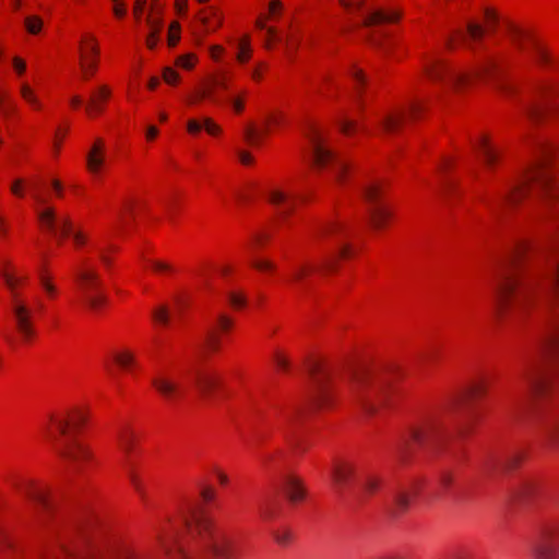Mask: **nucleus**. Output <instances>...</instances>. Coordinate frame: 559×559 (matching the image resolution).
I'll return each mask as SVG.
<instances>
[{
    "label": "nucleus",
    "instance_id": "1",
    "mask_svg": "<svg viewBox=\"0 0 559 559\" xmlns=\"http://www.w3.org/2000/svg\"><path fill=\"white\" fill-rule=\"evenodd\" d=\"M495 281L499 316L533 306L549 308L559 293V235L546 246L518 245Z\"/></svg>",
    "mask_w": 559,
    "mask_h": 559
},
{
    "label": "nucleus",
    "instance_id": "2",
    "mask_svg": "<svg viewBox=\"0 0 559 559\" xmlns=\"http://www.w3.org/2000/svg\"><path fill=\"white\" fill-rule=\"evenodd\" d=\"M558 354L559 320H554L538 352L527 359L521 373L525 386V399L527 397L532 403L525 412L532 424L540 429L546 441L552 447L559 444V407L556 405L548 407L537 400L548 395H559V364L555 367L546 366V360Z\"/></svg>",
    "mask_w": 559,
    "mask_h": 559
},
{
    "label": "nucleus",
    "instance_id": "3",
    "mask_svg": "<svg viewBox=\"0 0 559 559\" xmlns=\"http://www.w3.org/2000/svg\"><path fill=\"white\" fill-rule=\"evenodd\" d=\"M85 423V415L75 411L66 416H50V427L46 428L48 439L52 442L57 454L64 460L75 472H81L85 462L93 455L88 448L82 444L71 430L79 429Z\"/></svg>",
    "mask_w": 559,
    "mask_h": 559
},
{
    "label": "nucleus",
    "instance_id": "4",
    "mask_svg": "<svg viewBox=\"0 0 559 559\" xmlns=\"http://www.w3.org/2000/svg\"><path fill=\"white\" fill-rule=\"evenodd\" d=\"M186 524L190 534L198 536L203 547L215 559L237 557L238 545L235 537L228 531L217 527L203 510L193 509Z\"/></svg>",
    "mask_w": 559,
    "mask_h": 559
},
{
    "label": "nucleus",
    "instance_id": "5",
    "mask_svg": "<svg viewBox=\"0 0 559 559\" xmlns=\"http://www.w3.org/2000/svg\"><path fill=\"white\" fill-rule=\"evenodd\" d=\"M345 231L343 224L338 222H328L318 227L314 233V237L318 242L323 247H328L329 243L340 245L336 252H325L319 259L317 263H304L295 267L293 272L292 281L296 283L302 282L306 276L310 273L323 270L333 269L336 255L347 257L349 247L347 245H341V237Z\"/></svg>",
    "mask_w": 559,
    "mask_h": 559
},
{
    "label": "nucleus",
    "instance_id": "6",
    "mask_svg": "<svg viewBox=\"0 0 559 559\" xmlns=\"http://www.w3.org/2000/svg\"><path fill=\"white\" fill-rule=\"evenodd\" d=\"M499 71V62L496 58H487L477 69L472 72H460L448 67L442 60L432 59L426 67L427 76L436 82L445 81L450 86L461 90L474 79L490 78Z\"/></svg>",
    "mask_w": 559,
    "mask_h": 559
},
{
    "label": "nucleus",
    "instance_id": "7",
    "mask_svg": "<svg viewBox=\"0 0 559 559\" xmlns=\"http://www.w3.org/2000/svg\"><path fill=\"white\" fill-rule=\"evenodd\" d=\"M447 439L441 421L438 418H431L412 427L400 442L397 451L401 456H404L418 447L438 454L442 451Z\"/></svg>",
    "mask_w": 559,
    "mask_h": 559
},
{
    "label": "nucleus",
    "instance_id": "8",
    "mask_svg": "<svg viewBox=\"0 0 559 559\" xmlns=\"http://www.w3.org/2000/svg\"><path fill=\"white\" fill-rule=\"evenodd\" d=\"M349 391L364 411L372 414L376 412L377 405L384 401L388 384L384 380L374 378L370 371L361 369L353 373Z\"/></svg>",
    "mask_w": 559,
    "mask_h": 559
},
{
    "label": "nucleus",
    "instance_id": "9",
    "mask_svg": "<svg viewBox=\"0 0 559 559\" xmlns=\"http://www.w3.org/2000/svg\"><path fill=\"white\" fill-rule=\"evenodd\" d=\"M531 194L547 199L556 197L552 177L545 168L544 157H540L515 183L512 185V191L510 192L512 200Z\"/></svg>",
    "mask_w": 559,
    "mask_h": 559
},
{
    "label": "nucleus",
    "instance_id": "10",
    "mask_svg": "<svg viewBox=\"0 0 559 559\" xmlns=\"http://www.w3.org/2000/svg\"><path fill=\"white\" fill-rule=\"evenodd\" d=\"M307 138L309 140L313 164L319 168L331 169L335 180L343 182L348 171L347 163L336 156L335 153L326 146L324 139L316 128H311Z\"/></svg>",
    "mask_w": 559,
    "mask_h": 559
},
{
    "label": "nucleus",
    "instance_id": "11",
    "mask_svg": "<svg viewBox=\"0 0 559 559\" xmlns=\"http://www.w3.org/2000/svg\"><path fill=\"white\" fill-rule=\"evenodd\" d=\"M44 559H143V557L132 549H123L119 554H105L100 549L91 547L86 537L82 536L80 540L62 545L58 555Z\"/></svg>",
    "mask_w": 559,
    "mask_h": 559
},
{
    "label": "nucleus",
    "instance_id": "12",
    "mask_svg": "<svg viewBox=\"0 0 559 559\" xmlns=\"http://www.w3.org/2000/svg\"><path fill=\"white\" fill-rule=\"evenodd\" d=\"M1 276L5 285L11 292V310L15 320L16 330L21 334L23 341H29L34 335V328L32 323L33 310L27 305L26 300L21 297L16 292V285L22 281L14 275L1 271Z\"/></svg>",
    "mask_w": 559,
    "mask_h": 559
},
{
    "label": "nucleus",
    "instance_id": "13",
    "mask_svg": "<svg viewBox=\"0 0 559 559\" xmlns=\"http://www.w3.org/2000/svg\"><path fill=\"white\" fill-rule=\"evenodd\" d=\"M532 551L537 559H557L559 557V522H542L531 540Z\"/></svg>",
    "mask_w": 559,
    "mask_h": 559
},
{
    "label": "nucleus",
    "instance_id": "14",
    "mask_svg": "<svg viewBox=\"0 0 559 559\" xmlns=\"http://www.w3.org/2000/svg\"><path fill=\"white\" fill-rule=\"evenodd\" d=\"M75 278L83 293L84 302L91 310L97 311L107 302V297L100 289L102 283L99 275L87 261H84L82 265L78 267Z\"/></svg>",
    "mask_w": 559,
    "mask_h": 559
},
{
    "label": "nucleus",
    "instance_id": "15",
    "mask_svg": "<svg viewBox=\"0 0 559 559\" xmlns=\"http://www.w3.org/2000/svg\"><path fill=\"white\" fill-rule=\"evenodd\" d=\"M37 216L41 228L57 239L72 235L78 246L85 243L86 237L81 231H74L70 218L68 216H59L55 209L49 206L43 207L38 210Z\"/></svg>",
    "mask_w": 559,
    "mask_h": 559
},
{
    "label": "nucleus",
    "instance_id": "16",
    "mask_svg": "<svg viewBox=\"0 0 559 559\" xmlns=\"http://www.w3.org/2000/svg\"><path fill=\"white\" fill-rule=\"evenodd\" d=\"M117 441L120 450L124 453V466L127 468L128 477L134 490L138 492L143 502H146V491L140 477L134 472L133 465L130 461V454L134 449L135 435L129 427H121L117 432Z\"/></svg>",
    "mask_w": 559,
    "mask_h": 559
},
{
    "label": "nucleus",
    "instance_id": "17",
    "mask_svg": "<svg viewBox=\"0 0 559 559\" xmlns=\"http://www.w3.org/2000/svg\"><path fill=\"white\" fill-rule=\"evenodd\" d=\"M313 382V404L317 407H325L331 400L330 381L332 379V371L324 368L318 361H311L307 366Z\"/></svg>",
    "mask_w": 559,
    "mask_h": 559
},
{
    "label": "nucleus",
    "instance_id": "18",
    "mask_svg": "<svg viewBox=\"0 0 559 559\" xmlns=\"http://www.w3.org/2000/svg\"><path fill=\"white\" fill-rule=\"evenodd\" d=\"M361 193L366 202L370 205L368 211L370 224L376 229L382 228L391 217V212L384 205L379 203V187L374 183L364 186Z\"/></svg>",
    "mask_w": 559,
    "mask_h": 559
},
{
    "label": "nucleus",
    "instance_id": "19",
    "mask_svg": "<svg viewBox=\"0 0 559 559\" xmlns=\"http://www.w3.org/2000/svg\"><path fill=\"white\" fill-rule=\"evenodd\" d=\"M527 112L530 118L535 121H539L548 115H559V102L554 98L550 84H544L539 87L538 98L530 106Z\"/></svg>",
    "mask_w": 559,
    "mask_h": 559
},
{
    "label": "nucleus",
    "instance_id": "20",
    "mask_svg": "<svg viewBox=\"0 0 559 559\" xmlns=\"http://www.w3.org/2000/svg\"><path fill=\"white\" fill-rule=\"evenodd\" d=\"M509 37L511 43L521 52H532V55L536 58L537 61H547L548 56L543 46L539 43H537L534 38H532L531 35L525 31L514 25H511L509 27Z\"/></svg>",
    "mask_w": 559,
    "mask_h": 559
},
{
    "label": "nucleus",
    "instance_id": "21",
    "mask_svg": "<svg viewBox=\"0 0 559 559\" xmlns=\"http://www.w3.org/2000/svg\"><path fill=\"white\" fill-rule=\"evenodd\" d=\"M153 388L169 404H175L182 399L185 388L166 373H157L151 380Z\"/></svg>",
    "mask_w": 559,
    "mask_h": 559
},
{
    "label": "nucleus",
    "instance_id": "22",
    "mask_svg": "<svg viewBox=\"0 0 559 559\" xmlns=\"http://www.w3.org/2000/svg\"><path fill=\"white\" fill-rule=\"evenodd\" d=\"M523 461V454L515 452L500 459L497 454L490 453L483 461V469L487 474L499 471L509 472L516 468Z\"/></svg>",
    "mask_w": 559,
    "mask_h": 559
},
{
    "label": "nucleus",
    "instance_id": "23",
    "mask_svg": "<svg viewBox=\"0 0 559 559\" xmlns=\"http://www.w3.org/2000/svg\"><path fill=\"white\" fill-rule=\"evenodd\" d=\"M356 476V466L348 461H336L331 469L333 486L337 492H342Z\"/></svg>",
    "mask_w": 559,
    "mask_h": 559
},
{
    "label": "nucleus",
    "instance_id": "24",
    "mask_svg": "<svg viewBox=\"0 0 559 559\" xmlns=\"http://www.w3.org/2000/svg\"><path fill=\"white\" fill-rule=\"evenodd\" d=\"M221 377L218 373L207 369H198L194 372V382L204 397L210 399L212 392L219 386Z\"/></svg>",
    "mask_w": 559,
    "mask_h": 559
},
{
    "label": "nucleus",
    "instance_id": "25",
    "mask_svg": "<svg viewBox=\"0 0 559 559\" xmlns=\"http://www.w3.org/2000/svg\"><path fill=\"white\" fill-rule=\"evenodd\" d=\"M297 197H290L284 191L272 190L269 193V201L273 204L281 217L287 216L295 207Z\"/></svg>",
    "mask_w": 559,
    "mask_h": 559
},
{
    "label": "nucleus",
    "instance_id": "26",
    "mask_svg": "<svg viewBox=\"0 0 559 559\" xmlns=\"http://www.w3.org/2000/svg\"><path fill=\"white\" fill-rule=\"evenodd\" d=\"M385 499L388 502H392L396 512H403L409 504L411 493L403 489L391 488L386 490Z\"/></svg>",
    "mask_w": 559,
    "mask_h": 559
},
{
    "label": "nucleus",
    "instance_id": "27",
    "mask_svg": "<svg viewBox=\"0 0 559 559\" xmlns=\"http://www.w3.org/2000/svg\"><path fill=\"white\" fill-rule=\"evenodd\" d=\"M477 151L480 154L485 165L489 168L493 167L499 159V153L488 141L487 138H481L477 144Z\"/></svg>",
    "mask_w": 559,
    "mask_h": 559
},
{
    "label": "nucleus",
    "instance_id": "28",
    "mask_svg": "<svg viewBox=\"0 0 559 559\" xmlns=\"http://www.w3.org/2000/svg\"><path fill=\"white\" fill-rule=\"evenodd\" d=\"M284 491L290 502L301 501L305 497V489L300 480L293 476H287L284 481Z\"/></svg>",
    "mask_w": 559,
    "mask_h": 559
},
{
    "label": "nucleus",
    "instance_id": "29",
    "mask_svg": "<svg viewBox=\"0 0 559 559\" xmlns=\"http://www.w3.org/2000/svg\"><path fill=\"white\" fill-rule=\"evenodd\" d=\"M110 96V90L107 86H100L95 93L91 95L90 102L86 106V111L90 115L99 114L103 111V103Z\"/></svg>",
    "mask_w": 559,
    "mask_h": 559
},
{
    "label": "nucleus",
    "instance_id": "30",
    "mask_svg": "<svg viewBox=\"0 0 559 559\" xmlns=\"http://www.w3.org/2000/svg\"><path fill=\"white\" fill-rule=\"evenodd\" d=\"M400 19L399 12H384L382 10L370 11L362 21L365 26H372L385 22H394Z\"/></svg>",
    "mask_w": 559,
    "mask_h": 559
},
{
    "label": "nucleus",
    "instance_id": "31",
    "mask_svg": "<svg viewBox=\"0 0 559 559\" xmlns=\"http://www.w3.org/2000/svg\"><path fill=\"white\" fill-rule=\"evenodd\" d=\"M485 33V29L481 25L474 22H468L466 25V34H463L461 31H457L455 35H451L447 39V46L449 48L453 47V41L455 37H461L463 40H466L467 37H469L473 40H478L483 37Z\"/></svg>",
    "mask_w": 559,
    "mask_h": 559
},
{
    "label": "nucleus",
    "instance_id": "32",
    "mask_svg": "<svg viewBox=\"0 0 559 559\" xmlns=\"http://www.w3.org/2000/svg\"><path fill=\"white\" fill-rule=\"evenodd\" d=\"M405 112H390L384 115L380 120L381 129L386 133L395 132L405 120Z\"/></svg>",
    "mask_w": 559,
    "mask_h": 559
},
{
    "label": "nucleus",
    "instance_id": "33",
    "mask_svg": "<svg viewBox=\"0 0 559 559\" xmlns=\"http://www.w3.org/2000/svg\"><path fill=\"white\" fill-rule=\"evenodd\" d=\"M359 485L365 496H372L380 489L381 479L372 475H367L360 480Z\"/></svg>",
    "mask_w": 559,
    "mask_h": 559
},
{
    "label": "nucleus",
    "instance_id": "34",
    "mask_svg": "<svg viewBox=\"0 0 559 559\" xmlns=\"http://www.w3.org/2000/svg\"><path fill=\"white\" fill-rule=\"evenodd\" d=\"M88 49L94 57L92 59H88L87 56L83 55L82 58L84 60L81 63L82 70L86 76L94 73L96 69L95 57L98 55V49L95 44L90 45Z\"/></svg>",
    "mask_w": 559,
    "mask_h": 559
},
{
    "label": "nucleus",
    "instance_id": "35",
    "mask_svg": "<svg viewBox=\"0 0 559 559\" xmlns=\"http://www.w3.org/2000/svg\"><path fill=\"white\" fill-rule=\"evenodd\" d=\"M266 132L267 128H265L263 131H260L254 123H249L243 130V138L249 144L255 145L259 143L262 135Z\"/></svg>",
    "mask_w": 559,
    "mask_h": 559
},
{
    "label": "nucleus",
    "instance_id": "36",
    "mask_svg": "<svg viewBox=\"0 0 559 559\" xmlns=\"http://www.w3.org/2000/svg\"><path fill=\"white\" fill-rule=\"evenodd\" d=\"M25 493L31 500H33L44 509H48L50 507V501L45 491L28 488Z\"/></svg>",
    "mask_w": 559,
    "mask_h": 559
},
{
    "label": "nucleus",
    "instance_id": "37",
    "mask_svg": "<svg viewBox=\"0 0 559 559\" xmlns=\"http://www.w3.org/2000/svg\"><path fill=\"white\" fill-rule=\"evenodd\" d=\"M114 360L121 367V368H129L132 366L135 361L134 355L128 350H123L120 353L115 354Z\"/></svg>",
    "mask_w": 559,
    "mask_h": 559
},
{
    "label": "nucleus",
    "instance_id": "38",
    "mask_svg": "<svg viewBox=\"0 0 559 559\" xmlns=\"http://www.w3.org/2000/svg\"><path fill=\"white\" fill-rule=\"evenodd\" d=\"M21 95L35 109H40V107H41L40 102L34 94L33 90L27 84H23L21 86Z\"/></svg>",
    "mask_w": 559,
    "mask_h": 559
},
{
    "label": "nucleus",
    "instance_id": "39",
    "mask_svg": "<svg viewBox=\"0 0 559 559\" xmlns=\"http://www.w3.org/2000/svg\"><path fill=\"white\" fill-rule=\"evenodd\" d=\"M250 43L247 37L242 38L238 43V53L237 59L239 62H246L250 58Z\"/></svg>",
    "mask_w": 559,
    "mask_h": 559
},
{
    "label": "nucleus",
    "instance_id": "40",
    "mask_svg": "<svg viewBox=\"0 0 559 559\" xmlns=\"http://www.w3.org/2000/svg\"><path fill=\"white\" fill-rule=\"evenodd\" d=\"M38 280L44 290L49 295L53 296L57 292L56 286L50 282L44 270L38 271Z\"/></svg>",
    "mask_w": 559,
    "mask_h": 559
},
{
    "label": "nucleus",
    "instance_id": "41",
    "mask_svg": "<svg viewBox=\"0 0 559 559\" xmlns=\"http://www.w3.org/2000/svg\"><path fill=\"white\" fill-rule=\"evenodd\" d=\"M43 21L40 17L32 15L25 19V27L28 33L37 34L41 29Z\"/></svg>",
    "mask_w": 559,
    "mask_h": 559
},
{
    "label": "nucleus",
    "instance_id": "42",
    "mask_svg": "<svg viewBox=\"0 0 559 559\" xmlns=\"http://www.w3.org/2000/svg\"><path fill=\"white\" fill-rule=\"evenodd\" d=\"M272 504H273V501L271 498H267L261 502L259 510H260V514H261L262 519L271 520L274 516V511H273Z\"/></svg>",
    "mask_w": 559,
    "mask_h": 559
},
{
    "label": "nucleus",
    "instance_id": "43",
    "mask_svg": "<svg viewBox=\"0 0 559 559\" xmlns=\"http://www.w3.org/2000/svg\"><path fill=\"white\" fill-rule=\"evenodd\" d=\"M104 163V154L87 155V167L90 171L97 173Z\"/></svg>",
    "mask_w": 559,
    "mask_h": 559
},
{
    "label": "nucleus",
    "instance_id": "44",
    "mask_svg": "<svg viewBox=\"0 0 559 559\" xmlns=\"http://www.w3.org/2000/svg\"><path fill=\"white\" fill-rule=\"evenodd\" d=\"M153 318L156 322L167 324L169 322V310L166 306H160L153 312Z\"/></svg>",
    "mask_w": 559,
    "mask_h": 559
},
{
    "label": "nucleus",
    "instance_id": "45",
    "mask_svg": "<svg viewBox=\"0 0 559 559\" xmlns=\"http://www.w3.org/2000/svg\"><path fill=\"white\" fill-rule=\"evenodd\" d=\"M272 535H273L274 539L276 540V543L282 545V546L288 545V543L292 539L290 532L286 531V530H284V531H281V530L273 531Z\"/></svg>",
    "mask_w": 559,
    "mask_h": 559
},
{
    "label": "nucleus",
    "instance_id": "46",
    "mask_svg": "<svg viewBox=\"0 0 559 559\" xmlns=\"http://www.w3.org/2000/svg\"><path fill=\"white\" fill-rule=\"evenodd\" d=\"M162 545L171 559H192L181 547H178L173 554L166 542L162 540Z\"/></svg>",
    "mask_w": 559,
    "mask_h": 559
},
{
    "label": "nucleus",
    "instance_id": "47",
    "mask_svg": "<svg viewBox=\"0 0 559 559\" xmlns=\"http://www.w3.org/2000/svg\"><path fill=\"white\" fill-rule=\"evenodd\" d=\"M179 32H180V25L178 22H173L170 24V28H169V35H168V43H169V46H175L180 36H179Z\"/></svg>",
    "mask_w": 559,
    "mask_h": 559
},
{
    "label": "nucleus",
    "instance_id": "48",
    "mask_svg": "<svg viewBox=\"0 0 559 559\" xmlns=\"http://www.w3.org/2000/svg\"><path fill=\"white\" fill-rule=\"evenodd\" d=\"M206 345L213 352H217L219 349V337L212 330L206 334Z\"/></svg>",
    "mask_w": 559,
    "mask_h": 559
},
{
    "label": "nucleus",
    "instance_id": "49",
    "mask_svg": "<svg viewBox=\"0 0 559 559\" xmlns=\"http://www.w3.org/2000/svg\"><path fill=\"white\" fill-rule=\"evenodd\" d=\"M350 74H352L353 79L355 80V84H356L355 88H356L357 94L359 95L360 87L365 83V76H364L362 72L356 68H354L352 70Z\"/></svg>",
    "mask_w": 559,
    "mask_h": 559
},
{
    "label": "nucleus",
    "instance_id": "50",
    "mask_svg": "<svg viewBox=\"0 0 559 559\" xmlns=\"http://www.w3.org/2000/svg\"><path fill=\"white\" fill-rule=\"evenodd\" d=\"M228 299H229V302L231 304V306L235 308H240V307L245 306V304H246L245 297L237 293H229Z\"/></svg>",
    "mask_w": 559,
    "mask_h": 559
},
{
    "label": "nucleus",
    "instance_id": "51",
    "mask_svg": "<svg viewBox=\"0 0 559 559\" xmlns=\"http://www.w3.org/2000/svg\"><path fill=\"white\" fill-rule=\"evenodd\" d=\"M340 128L344 134L349 135L356 129V123L348 119H342L340 121Z\"/></svg>",
    "mask_w": 559,
    "mask_h": 559
},
{
    "label": "nucleus",
    "instance_id": "52",
    "mask_svg": "<svg viewBox=\"0 0 559 559\" xmlns=\"http://www.w3.org/2000/svg\"><path fill=\"white\" fill-rule=\"evenodd\" d=\"M163 78H164L165 82H167L168 84H174L178 81L179 75L174 69L166 68L164 70Z\"/></svg>",
    "mask_w": 559,
    "mask_h": 559
},
{
    "label": "nucleus",
    "instance_id": "53",
    "mask_svg": "<svg viewBox=\"0 0 559 559\" xmlns=\"http://www.w3.org/2000/svg\"><path fill=\"white\" fill-rule=\"evenodd\" d=\"M203 126L210 134H217L221 132V128L210 118L203 119Z\"/></svg>",
    "mask_w": 559,
    "mask_h": 559
},
{
    "label": "nucleus",
    "instance_id": "54",
    "mask_svg": "<svg viewBox=\"0 0 559 559\" xmlns=\"http://www.w3.org/2000/svg\"><path fill=\"white\" fill-rule=\"evenodd\" d=\"M439 480L444 488H449L454 481V476L451 472L444 471L440 474Z\"/></svg>",
    "mask_w": 559,
    "mask_h": 559
},
{
    "label": "nucleus",
    "instance_id": "55",
    "mask_svg": "<svg viewBox=\"0 0 559 559\" xmlns=\"http://www.w3.org/2000/svg\"><path fill=\"white\" fill-rule=\"evenodd\" d=\"M193 55L181 56L178 58L177 64L182 67L183 69H191L193 67Z\"/></svg>",
    "mask_w": 559,
    "mask_h": 559
},
{
    "label": "nucleus",
    "instance_id": "56",
    "mask_svg": "<svg viewBox=\"0 0 559 559\" xmlns=\"http://www.w3.org/2000/svg\"><path fill=\"white\" fill-rule=\"evenodd\" d=\"M511 191H512V186L509 188L507 193L502 197V199L499 202V204H496V207H499V205H514L518 202H520V200L523 199V198H518L516 200H512L511 197H510V192Z\"/></svg>",
    "mask_w": 559,
    "mask_h": 559
},
{
    "label": "nucleus",
    "instance_id": "57",
    "mask_svg": "<svg viewBox=\"0 0 559 559\" xmlns=\"http://www.w3.org/2000/svg\"><path fill=\"white\" fill-rule=\"evenodd\" d=\"M347 10H358L362 7L364 0H340Z\"/></svg>",
    "mask_w": 559,
    "mask_h": 559
},
{
    "label": "nucleus",
    "instance_id": "58",
    "mask_svg": "<svg viewBox=\"0 0 559 559\" xmlns=\"http://www.w3.org/2000/svg\"><path fill=\"white\" fill-rule=\"evenodd\" d=\"M253 267H255L259 271H266V270H273L274 264L270 261L264 260H254L252 261Z\"/></svg>",
    "mask_w": 559,
    "mask_h": 559
},
{
    "label": "nucleus",
    "instance_id": "59",
    "mask_svg": "<svg viewBox=\"0 0 559 559\" xmlns=\"http://www.w3.org/2000/svg\"><path fill=\"white\" fill-rule=\"evenodd\" d=\"M147 23L151 28V34L158 35L162 29V21L159 19L148 17Z\"/></svg>",
    "mask_w": 559,
    "mask_h": 559
},
{
    "label": "nucleus",
    "instance_id": "60",
    "mask_svg": "<svg viewBox=\"0 0 559 559\" xmlns=\"http://www.w3.org/2000/svg\"><path fill=\"white\" fill-rule=\"evenodd\" d=\"M274 360H275L276 365L278 366V368H281L283 370H287L289 368V360L282 354L276 353L274 356Z\"/></svg>",
    "mask_w": 559,
    "mask_h": 559
},
{
    "label": "nucleus",
    "instance_id": "61",
    "mask_svg": "<svg viewBox=\"0 0 559 559\" xmlns=\"http://www.w3.org/2000/svg\"><path fill=\"white\" fill-rule=\"evenodd\" d=\"M217 324L223 331H227L233 325V321L225 314H221L217 319Z\"/></svg>",
    "mask_w": 559,
    "mask_h": 559
},
{
    "label": "nucleus",
    "instance_id": "62",
    "mask_svg": "<svg viewBox=\"0 0 559 559\" xmlns=\"http://www.w3.org/2000/svg\"><path fill=\"white\" fill-rule=\"evenodd\" d=\"M203 127V123L197 120H189L187 123V129L192 134L199 133Z\"/></svg>",
    "mask_w": 559,
    "mask_h": 559
},
{
    "label": "nucleus",
    "instance_id": "63",
    "mask_svg": "<svg viewBox=\"0 0 559 559\" xmlns=\"http://www.w3.org/2000/svg\"><path fill=\"white\" fill-rule=\"evenodd\" d=\"M104 148H105L104 142L98 139L95 141V143L93 144V146L87 155L104 154Z\"/></svg>",
    "mask_w": 559,
    "mask_h": 559
},
{
    "label": "nucleus",
    "instance_id": "64",
    "mask_svg": "<svg viewBox=\"0 0 559 559\" xmlns=\"http://www.w3.org/2000/svg\"><path fill=\"white\" fill-rule=\"evenodd\" d=\"M485 392V386L481 383L474 384L469 390L471 397H478Z\"/></svg>",
    "mask_w": 559,
    "mask_h": 559
}]
</instances>
